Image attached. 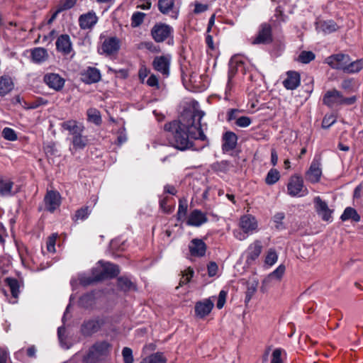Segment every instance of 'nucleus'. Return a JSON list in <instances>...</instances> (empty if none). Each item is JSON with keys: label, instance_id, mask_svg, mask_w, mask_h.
Returning a JSON list of instances; mask_svg holds the SVG:
<instances>
[{"label": "nucleus", "instance_id": "13", "mask_svg": "<svg viewBox=\"0 0 363 363\" xmlns=\"http://www.w3.org/2000/svg\"><path fill=\"white\" fill-rule=\"evenodd\" d=\"M45 209L53 213L60 205V195L55 191H48L45 196Z\"/></svg>", "mask_w": 363, "mask_h": 363}, {"label": "nucleus", "instance_id": "46", "mask_svg": "<svg viewBox=\"0 0 363 363\" xmlns=\"http://www.w3.org/2000/svg\"><path fill=\"white\" fill-rule=\"evenodd\" d=\"M314 207L317 213L322 212L323 210H325L328 204L323 201L320 196H316L313 199Z\"/></svg>", "mask_w": 363, "mask_h": 363}, {"label": "nucleus", "instance_id": "15", "mask_svg": "<svg viewBox=\"0 0 363 363\" xmlns=\"http://www.w3.org/2000/svg\"><path fill=\"white\" fill-rule=\"evenodd\" d=\"M213 302L210 298L196 303L194 311L197 317L203 318L208 315L213 308Z\"/></svg>", "mask_w": 363, "mask_h": 363}, {"label": "nucleus", "instance_id": "20", "mask_svg": "<svg viewBox=\"0 0 363 363\" xmlns=\"http://www.w3.org/2000/svg\"><path fill=\"white\" fill-rule=\"evenodd\" d=\"M286 78L283 81V85L286 89H296L299 85L301 77L298 72L296 71H288Z\"/></svg>", "mask_w": 363, "mask_h": 363}, {"label": "nucleus", "instance_id": "43", "mask_svg": "<svg viewBox=\"0 0 363 363\" xmlns=\"http://www.w3.org/2000/svg\"><path fill=\"white\" fill-rule=\"evenodd\" d=\"M2 136L4 139L9 141H16L18 139L16 131L11 128L6 127L2 130Z\"/></svg>", "mask_w": 363, "mask_h": 363}, {"label": "nucleus", "instance_id": "22", "mask_svg": "<svg viewBox=\"0 0 363 363\" xmlns=\"http://www.w3.org/2000/svg\"><path fill=\"white\" fill-rule=\"evenodd\" d=\"M207 221L206 214L196 209L191 212L186 223L189 225L199 227Z\"/></svg>", "mask_w": 363, "mask_h": 363}, {"label": "nucleus", "instance_id": "53", "mask_svg": "<svg viewBox=\"0 0 363 363\" xmlns=\"http://www.w3.org/2000/svg\"><path fill=\"white\" fill-rule=\"evenodd\" d=\"M124 363H133V351L129 347H124L122 351Z\"/></svg>", "mask_w": 363, "mask_h": 363}, {"label": "nucleus", "instance_id": "5", "mask_svg": "<svg viewBox=\"0 0 363 363\" xmlns=\"http://www.w3.org/2000/svg\"><path fill=\"white\" fill-rule=\"evenodd\" d=\"M173 28L163 23H156L151 29L152 38L157 43H162L169 38H172Z\"/></svg>", "mask_w": 363, "mask_h": 363}, {"label": "nucleus", "instance_id": "32", "mask_svg": "<svg viewBox=\"0 0 363 363\" xmlns=\"http://www.w3.org/2000/svg\"><path fill=\"white\" fill-rule=\"evenodd\" d=\"M117 282L118 288L124 291L135 289L134 284L127 277H121L118 278Z\"/></svg>", "mask_w": 363, "mask_h": 363}, {"label": "nucleus", "instance_id": "45", "mask_svg": "<svg viewBox=\"0 0 363 363\" xmlns=\"http://www.w3.org/2000/svg\"><path fill=\"white\" fill-rule=\"evenodd\" d=\"M145 14L142 12H135L131 18V25L133 27H138L143 22Z\"/></svg>", "mask_w": 363, "mask_h": 363}, {"label": "nucleus", "instance_id": "52", "mask_svg": "<svg viewBox=\"0 0 363 363\" xmlns=\"http://www.w3.org/2000/svg\"><path fill=\"white\" fill-rule=\"evenodd\" d=\"M77 1V0L61 1L58 4L57 8L60 9L61 11L70 9L76 4Z\"/></svg>", "mask_w": 363, "mask_h": 363}, {"label": "nucleus", "instance_id": "14", "mask_svg": "<svg viewBox=\"0 0 363 363\" xmlns=\"http://www.w3.org/2000/svg\"><path fill=\"white\" fill-rule=\"evenodd\" d=\"M119 49V40L116 37H111L104 40L101 48V52H100V53L111 55L116 53Z\"/></svg>", "mask_w": 363, "mask_h": 363}, {"label": "nucleus", "instance_id": "9", "mask_svg": "<svg viewBox=\"0 0 363 363\" xmlns=\"http://www.w3.org/2000/svg\"><path fill=\"white\" fill-rule=\"evenodd\" d=\"M350 61V56L342 53L332 55L325 59V62L330 67L335 69H341L343 72H345V68Z\"/></svg>", "mask_w": 363, "mask_h": 363}, {"label": "nucleus", "instance_id": "12", "mask_svg": "<svg viewBox=\"0 0 363 363\" xmlns=\"http://www.w3.org/2000/svg\"><path fill=\"white\" fill-rule=\"evenodd\" d=\"M228 80L230 81L237 72L246 73L245 60L241 56H233L229 62Z\"/></svg>", "mask_w": 363, "mask_h": 363}, {"label": "nucleus", "instance_id": "18", "mask_svg": "<svg viewBox=\"0 0 363 363\" xmlns=\"http://www.w3.org/2000/svg\"><path fill=\"white\" fill-rule=\"evenodd\" d=\"M98 21V17L94 11H89L87 13L82 14L79 18V24L82 29H90Z\"/></svg>", "mask_w": 363, "mask_h": 363}, {"label": "nucleus", "instance_id": "38", "mask_svg": "<svg viewBox=\"0 0 363 363\" xmlns=\"http://www.w3.org/2000/svg\"><path fill=\"white\" fill-rule=\"evenodd\" d=\"M91 211L88 206H84L79 209H78L74 214L73 220L74 221H77L79 220H84L88 218L90 214Z\"/></svg>", "mask_w": 363, "mask_h": 363}, {"label": "nucleus", "instance_id": "31", "mask_svg": "<svg viewBox=\"0 0 363 363\" xmlns=\"http://www.w3.org/2000/svg\"><path fill=\"white\" fill-rule=\"evenodd\" d=\"M158 9L163 14H168L174 8V0H158Z\"/></svg>", "mask_w": 363, "mask_h": 363}, {"label": "nucleus", "instance_id": "59", "mask_svg": "<svg viewBox=\"0 0 363 363\" xmlns=\"http://www.w3.org/2000/svg\"><path fill=\"white\" fill-rule=\"evenodd\" d=\"M236 125L239 127H247L250 125V118L247 116H239L235 121Z\"/></svg>", "mask_w": 363, "mask_h": 363}, {"label": "nucleus", "instance_id": "35", "mask_svg": "<svg viewBox=\"0 0 363 363\" xmlns=\"http://www.w3.org/2000/svg\"><path fill=\"white\" fill-rule=\"evenodd\" d=\"M280 178V173L277 169H271L265 178V182L268 185H273L277 183Z\"/></svg>", "mask_w": 363, "mask_h": 363}, {"label": "nucleus", "instance_id": "49", "mask_svg": "<svg viewBox=\"0 0 363 363\" xmlns=\"http://www.w3.org/2000/svg\"><path fill=\"white\" fill-rule=\"evenodd\" d=\"M239 228L242 230V231L245 233H249L250 232V216L248 215H245L241 217L240 222L239 225Z\"/></svg>", "mask_w": 363, "mask_h": 363}, {"label": "nucleus", "instance_id": "16", "mask_svg": "<svg viewBox=\"0 0 363 363\" xmlns=\"http://www.w3.org/2000/svg\"><path fill=\"white\" fill-rule=\"evenodd\" d=\"M44 82L50 88L55 91H60L65 84V79L58 74L55 73L45 74Z\"/></svg>", "mask_w": 363, "mask_h": 363}, {"label": "nucleus", "instance_id": "58", "mask_svg": "<svg viewBox=\"0 0 363 363\" xmlns=\"http://www.w3.org/2000/svg\"><path fill=\"white\" fill-rule=\"evenodd\" d=\"M168 197H164L160 201V208L166 213H170L172 211V207L167 205Z\"/></svg>", "mask_w": 363, "mask_h": 363}, {"label": "nucleus", "instance_id": "56", "mask_svg": "<svg viewBox=\"0 0 363 363\" xmlns=\"http://www.w3.org/2000/svg\"><path fill=\"white\" fill-rule=\"evenodd\" d=\"M226 297H227V292L224 290H221L219 293L218 301L216 303V307L218 309H221L224 306V305L225 303V301H226Z\"/></svg>", "mask_w": 363, "mask_h": 363}, {"label": "nucleus", "instance_id": "41", "mask_svg": "<svg viewBox=\"0 0 363 363\" xmlns=\"http://www.w3.org/2000/svg\"><path fill=\"white\" fill-rule=\"evenodd\" d=\"M315 54L311 51H302L298 55V61L303 63L308 64L315 59Z\"/></svg>", "mask_w": 363, "mask_h": 363}, {"label": "nucleus", "instance_id": "27", "mask_svg": "<svg viewBox=\"0 0 363 363\" xmlns=\"http://www.w3.org/2000/svg\"><path fill=\"white\" fill-rule=\"evenodd\" d=\"M13 182L9 179H0V195L2 196H9L15 194L12 192Z\"/></svg>", "mask_w": 363, "mask_h": 363}, {"label": "nucleus", "instance_id": "10", "mask_svg": "<svg viewBox=\"0 0 363 363\" xmlns=\"http://www.w3.org/2000/svg\"><path fill=\"white\" fill-rule=\"evenodd\" d=\"M169 65L170 57L166 55L157 56L152 62L153 68L165 77L169 74Z\"/></svg>", "mask_w": 363, "mask_h": 363}, {"label": "nucleus", "instance_id": "2", "mask_svg": "<svg viewBox=\"0 0 363 363\" xmlns=\"http://www.w3.org/2000/svg\"><path fill=\"white\" fill-rule=\"evenodd\" d=\"M357 101L355 96L345 97L342 94L335 89L327 91L323 97V104L329 108H333L342 105H352Z\"/></svg>", "mask_w": 363, "mask_h": 363}, {"label": "nucleus", "instance_id": "48", "mask_svg": "<svg viewBox=\"0 0 363 363\" xmlns=\"http://www.w3.org/2000/svg\"><path fill=\"white\" fill-rule=\"evenodd\" d=\"M97 279V274L94 273L93 277H82L79 278V283L81 285L84 286L91 285L94 283H96L98 281H100L101 280H98Z\"/></svg>", "mask_w": 363, "mask_h": 363}, {"label": "nucleus", "instance_id": "1", "mask_svg": "<svg viewBox=\"0 0 363 363\" xmlns=\"http://www.w3.org/2000/svg\"><path fill=\"white\" fill-rule=\"evenodd\" d=\"M194 106L193 111H184L179 121H174L164 125V129L167 133L166 137L169 143L174 147L184 151L191 148L193 140H206V136L203 133V125L201 122L205 112Z\"/></svg>", "mask_w": 363, "mask_h": 363}, {"label": "nucleus", "instance_id": "62", "mask_svg": "<svg viewBox=\"0 0 363 363\" xmlns=\"http://www.w3.org/2000/svg\"><path fill=\"white\" fill-rule=\"evenodd\" d=\"M147 84L152 87H159V80L156 75L151 74L147 80Z\"/></svg>", "mask_w": 363, "mask_h": 363}, {"label": "nucleus", "instance_id": "26", "mask_svg": "<svg viewBox=\"0 0 363 363\" xmlns=\"http://www.w3.org/2000/svg\"><path fill=\"white\" fill-rule=\"evenodd\" d=\"M340 219L342 221L351 220L353 222L358 223L360 221L361 217L354 208L347 207L341 215Z\"/></svg>", "mask_w": 363, "mask_h": 363}, {"label": "nucleus", "instance_id": "64", "mask_svg": "<svg viewBox=\"0 0 363 363\" xmlns=\"http://www.w3.org/2000/svg\"><path fill=\"white\" fill-rule=\"evenodd\" d=\"M353 87V80L352 79H347L342 81L341 84V88L345 90H351Z\"/></svg>", "mask_w": 363, "mask_h": 363}, {"label": "nucleus", "instance_id": "23", "mask_svg": "<svg viewBox=\"0 0 363 363\" xmlns=\"http://www.w3.org/2000/svg\"><path fill=\"white\" fill-rule=\"evenodd\" d=\"M286 271L284 264H280L275 270L271 272L262 281V291H264V286L269 284L273 279L280 281Z\"/></svg>", "mask_w": 363, "mask_h": 363}, {"label": "nucleus", "instance_id": "11", "mask_svg": "<svg viewBox=\"0 0 363 363\" xmlns=\"http://www.w3.org/2000/svg\"><path fill=\"white\" fill-rule=\"evenodd\" d=\"M320 165L321 164L319 159H313L308 170L306 172V180L313 184L320 181V177L322 175Z\"/></svg>", "mask_w": 363, "mask_h": 363}, {"label": "nucleus", "instance_id": "47", "mask_svg": "<svg viewBox=\"0 0 363 363\" xmlns=\"http://www.w3.org/2000/svg\"><path fill=\"white\" fill-rule=\"evenodd\" d=\"M321 28L325 33H330L337 29V25L333 21H327L322 23Z\"/></svg>", "mask_w": 363, "mask_h": 363}, {"label": "nucleus", "instance_id": "44", "mask_svg": "<svg viewBox=\"0 0 363 363\" xmlns=\"http://www.w3.org/2000/svg\"><path fill=\"white\" fill-rule=\"evenodd\" d=\"M94 302V295L92 294H86L83 295L79 299V304L84 308H89Z\"/></svg>", "mask_w": 363, "mask_h": 363}, {"label": "nucleus", "instance_id": "6", "mask_svg": "<svg viewBox=\"0 0 363 363\" xmlns=\"http://www.w3.org/2000/svg\"><path fill=\"white\" fill-rule=\"evenodd\" d=\"M288 194L291 196H304L308 194L304 186L303 178L299 175H293L290 177L287 184Z\"/></svg>", "mask_w": 363, "mask_h": 363}, {"label": "nucleus", "instance_id": "61", "mask_svg": "<svg viewBox=\"0 0 363 363\" xmlns=\"http://www.w3.org/2000/svg\"><path fill=\"white\" fill-rule=\"evenodd\" d=\"M207 269L208 276L213 277L217 273L218 265L215 262H211L207 266Z\"/></svg>", "mask_w": 363, "mask_h": 363}, {"label": "nucleus", "instance_id": "17", "mask_svg": "<svg viewBox=\"0 0 363 363\" xmlns=\"http://www.w3.org/2000/svg\"><path fill=\"white\" fill-rule=\"evenodd\" d=\"M55 45L57 50L65 55H69L72 50V42L67 34L60 35L57 38Z\"/></svg>", "mask_w": 363, "mask_h": 363}, {"label": "nucleus", "instance_id": "51", "mask_svg": "<svg viewBox=\"0 0 363 363\" xmlns=\"http://www.w3.org/2000/svg\"><path fill=\"white\" fill-rule=\"evenodd\" d=\"M253 251L251 252V259L257 258L262 252V244L260 240H255L254 242Z\"/></svg>", "mask_w": 363, "mask_h": 363}, {"label": "nucleus", "instance_id": "19", "mask_svg": "<svg viewBox=\"0 0 363 363\" xmlns=\"http://www.w3.org/2000/svg\"><path fill=\"white\" fill-rule=\"evenodd\" d=\"M190 253L194 257H203L206 251V245L201 239H193L189 245Z\"/></svg>", "mask_w": 363, "mask_h": 363}, {"label": "nucleus", "instance_id": "29", "mask_svg": "<svg viewBox=\"0 0 363 363\" xmlns=\"http://www.w3.org/2000/svg\"><path fill=\"white\" fill-rule=\"evenodd\" d=\"M167 358L164 353L157 352L144 358L140 363H166Z\"/></svg>", "mask_w": 363, "mask_h": 363}, {"label": "nucleus", "instance_id": "8", "mask_svg": "<svg viewBox=\"0 0 363 363\" xmlns=\"http://www.w3.org/2000/svg\"><path fill=\"white\" fill-rule=\"evenodd\" d=\"M99 264L101 266L102 270L97 274L98 280H104L106 278H114L120 273L119 267L117 264L109 262L99 261Z\"/></svg>", "mask_w": 363, "mask_h": 363}, {"label": "nucleus", "instance_id": "55", "mask_svg": "<svg viewBox=\"0 0 363 363\" xmlns=\"http://www.w3.org/2000/svg\"><path fill=\"white\" fill-rule=\"evenodd\" d=\"M281 349H275L272 354L271 363H283L281 359Z\"/></svg>", "mask_w": 363, "mask_h": 363}, {"label": "nucleus", "instance_id": "30", "mask_svg": "<svg viewBox=\"0 0 363 363\" xmlns=\"http://www.w3.org/2000/svg\"><path fill=\"white\" fill-rule=\"evenodd\" d=\"M363 68V59L357 60L356 61L351 62L347 64L345 68V73H356L359 72Z\"/></svg>", "mask_w": 363, "mask_h": 363}, {"label": "nucleus", "instance_id": "60", "mask_svg": "<svg viewBox=\"0 0 363 363\" xmlns=\"http://www.w3.org/2000/svg\"><path fill=\"white\" fill-rule=\"evenodd\" d=\"M55 242L56 236H50L48 238L47 241V249L50 252H55Z\"/></svg>", "mask_w": 363, "mask_h": 363}, {"label": "nucleus", "instance_id": "21", "mask_svg": "<svg viewBox=\"0 0 363 363\" xmlns=\"http://www.w3.org/2000/svg\"><path fill=\"white\" fill-rule=\"evenodd\" d=\"M101 79V73L99 70L95 67H88L82 74V80L87 84L98 82Z\"/></svg>", "mask_w": 363, "mask_h": 363}, {"label": "nucleus", "instance_id": "24", "mask_svg": "<svg viewBox=\"0 0 363 363\" xmlns=\"http://www.w3.org/2000/svg\"><path fill=\"white\" fill-rule=\"evenodd\" d=\"M237 135L230 131L226 132L223 136L222 149L224 152L233 150L237 144Z\"/></svg>", "mask_w": 363, "mask_h": 363}, {"label": "nucleus", "instance_id": "37", "mask_svg": "<svg viewBox=\"0 0 363 363\" xmlns=\"http://www.w3.org/2000/svg\"><path fill=\"white\" fill-rule=\"evenodd\" d=\"M278 259V255L274 248H270L267 252L264 264L269 267L273 266Z\"/></svg>", "mask_w": 363, "mask_h": 363}, {"label": "nucleus", "instance_id": "3", "mask_svg": "<svg viewBox=\"0 0 363 363\" xmlns=\"http://www.w3.org/2000/svg\"><path fill=\"white\" fill-rule=\"evenodd\" d=\"M111 347V344L107 341L96 342L84 357V362L86 363H97L102 357L108 354Z\"/></svg>", "mask_w": 363, "mask_h": 363}, {"label": "nucleus", "instance_id": "40", "mask_svg": "<svg viewBox=\"0 0 363 363\" xmlns=\"http://www.w3.org/2000/svg\"><path fill=\"white\" fill-rule=\"evenodd\" d=\"M188 203L186 199H180L179 201V208L177 211L178 219L184 218L187 213Z\"/></svg>", "mask_w": 363, "mask_h": 363}, {"label": "nucleus", "instance_id": "28", "mask_svg": "<svg viewBox=\"0 0 363 363\" xmlns=\"http://www.w3.org/2000/svg\"><path fill=\"white\" fill-rule=\"evenodd\" d=\"M13 87L11 79L8 77H1L0 78V96H3L10 92Z\"/></svg>", "mask_w": 363, "mask_h": 363}, {"label": "nucleus", "instance_id": "7", "mask_svg": "<svg viewBox=\"0 0 363 363\" xmlns=\"http://www.w3.org/2000/svg\"><path fill=\"white\" fill-rule=\"evenodd\" d=\"M273 41L272 29L270 24L264 23L260 25L256 37L252 40L254 45H267Z\"/></svg>", "mask_w": 363, "mask_h": 363}, {"label": "nucleus", "instance_id": "34", "mask_svg": "<svg viewBox=\"0 0 363 363\" xmlns=\"http://www.w3.org/2000/svg\"><path fill=\"white\" fill-rule=\"evenodd\" d=\"M87 119L96 125H100L101 123V117L100 112L96 108H89L87 110Z\"/></svg>", "mask_w": 363, "mask_h": 363}, {"label": "nucleus", "instance_id": "42", "mask_svg": "<svg viewBox=\"0 0 363 363\" xmlns=\"http://www.w3.org/2000/svg\"><path fill=\"white\" fill-rule=\"evenodd\" d=\"M285 218V214L283 212L277 213L272 218V220L275 224V228L277 230H282L284 228L283 225V220Z\"/></svg>", "mask_w": 363, "mask_h": 363}, {"label": "nucleus", "instance_id": "25", "mask_svg": "<svg viewBox=\"0 0 363 363\" xmlns=\"http://www.w3.org/2000/svg\"><path fill=\"white\" fill-rule=\"evenodd\" d=\"M48 57V51L43 48H35L31 50L32 61L35 63H42Z\"/></svg>", "mask_w": 363, "mask_h": 363}, {"label": "nucleus", "instance_id": "4", "mask_svg": "<svg viewBox=\"0 0 363 363\" xmlns=\"http://www.w3.org/2000/svg\"><path fill=\"white\" fill-rule=\"evenodd\" d=\"M105 323L104 318L99 315L85 319L81 325L80 333L84 337H91L101 330Z\"/></svg>", "mask_w": 363, "mask_h": 363}, {"label": "nucleus", "instance_id": "63", "mask_svg": "<svg viewBox=\"0 0 363 363\" xmlns=\"http://www.w3.org/2000/svg\"><path fill=\"white\" fill-rule=\"evenodd\" d=\"M208 6L207 4H203L201 3L196 2L195 4V8L194 10V13H200L206 11L208 9Z\"/></svg>", "mask_w": 363, "mask_h": 363}, {"label": "nucleus", "instance_id": "39", "mask_svg": "<svg viewBox=\"0 0 363 363\" xmlns=\"http://www.w3.org/2000/svg\"><path fill=\"white\" fill-rule=\"evenodd\" d=\"M182 277L179 281L180 286L190 282L191 278L194 276V272L191 267H188L186 269L182 272Z\"/></svg>", "mask_w": 363, "mask_h": 363}, {"label": "nucleus", "instance_id": "36", "mask_svg": "<svg viewBox=\"0 0 363 363\" xmlns=\"http://www.w3.org/2000/svg\"><path fill=\"white\" fill-rule=\"evenodd\" d=\"M88 144V139L82 134L72 138V145L75 149H84Z\"/></svg>", "mask_w": 363, "mask_h": 363}, {"label": "nucleus", "instance_id": "50", "mask_svg": "<svg viewBox=\"0 0 363 363\" xmlns=\"http://www.w3.org/2000/svg\"><path fill=\"white\" fill-rule=\"evenodd\" d=\"M336 122V117L333 115H325L322 121V128L327 129Z\"/></svg>", "mask_w": 363, "mask_h": 363}, {"label": "nucleus", "instance_id": "57", "mask_svg": "<svg viewBox=\"0 0 363 363\" xmlns=\"http://www.w3.org/2000/svg\"><path fill=\"white\" fill-rule=\"evenodd\" d=\"M333 213V210L330 209L328 206L325 210H323L322 212H320L318 215L320 216L324 221H331Z\"/></svg>", "mask_w": 363, "mask_h": 363}, {"label": "nucleus", "instance_id": "54", "mask_svg": "<svg viewBox=\"0 0 363 363\" xmlns=\"http://www.w3.org/2000/svg\"><path fill=\"white\" fill-rule=\"evenodd\" d=\"M228 162L227 161H221L214 163L212 166L213 169L218 172H225L228 169Z\"/></svg>", "mask_w": 363, "mask_h": 363}, {"label": "nucleus", "instance_id": "33", "mask_svg": "<svg viewBox=\"0 0 363 363\" xmlns=\"http://www.w3.org/2000/svg\"><path fill=\"white\" fill-rule=\"evenodd\" d=\"M5 282L9 287L12 296L13 298H18L19 294V284L16 279L7 277L5 279Z\"/></svg>", "mask_w": 363, "mask_h": 363}]
</instances>
